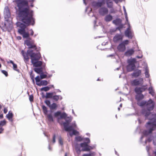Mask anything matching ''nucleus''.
I'll use <instances>...</instances> for the list:
<instances>
[{
	"label": "nucleus",
	"instance_id": "f257e3e1",
	"mask_svg": "<svg viewBox=\"0 0 156 156\" xmlns=\"http://www.w3.org/2000/svg\"><path fill=\"white\" fill-rule=\"evenodd\" d=\"M16 5L18 7V12L20 20L23 23H20L18 30V33L22 35L23 38H28L24 41L25 44L29 49H34L36 50L37 47L34 40L29 38V34L26 31L27 26L34 25L35 19L33 17V11L30 10L28 6V2L27 0H14L13 1Z\"/></svg>",
	"mask_w": 156,
	"mask_h": 156
},
{
	"label": "nucleus",
	"instance_id": "f03ea898",
	"mask_svg": "<svg viewBox=\"0 0 156 156\" xmlns=\"http://www.w3.org/2000/svg\"><path fill=\"white\" fill-rule=\"evenodd\" d=\"M21 53L23 57L24 61L26 63L29 61V56L30 57L31 62L39 61L41 57V55L40 53L33 52V51L31 50H28L26 52L22 50L21 51Z\"/></svg>",
	"mask_w": 156,
	"mask_h": 156
},
{
	"label": "nucleus",
	"instance_id": "7ed1b4c3",
	"mask_svg": "<svg viewBox=\"0 0 156 156\" xmlns=\"http://www.w3.org/2000/svg\"><path fill=\"white\" fill-rule=\"evenodd\" d=\"M146 127L148 129V133H151L156 129V119H152L151 122L147 123Z\"/></svg>",
	"mask_w": 156,
	"mask_h": 156
},
{
	"label": "nucleus",
	"instance_id": "20e7f679",
	"mask_svg": "<svg viewBox=\"0 0 156 156\" xmlns=\"http://www.w3.org/2000/svg\"><path fill=\"white\" fill-rule=\"evenodd\" d=\"M144 97V95L142 94H136L135 96V99L137 101V104L140 107H143L145 105L146 101H141Z\"/></svg>",
	"mask_w": 156,
	"mask_h": 156
},
{
	"label": "nucleus",
	"instance_id": "39448f33",
	"mask_svg": "<svg viewBox=\"0 0 156 156\" xmlns=\"http://www.w3.org/2000/svg\"><path fill=\"white\" fill-rule=\"evenodd\" d=\"M129 43L128 40H124L119 44L117 47V49L119 51L123 52L126 49V45H128Z\"/></svg>",
	"mask_w": 156,
	"mask_h": 156
},
{
	"label": "nucleus",
	"instance_id": "423d86ee",
	"mask_svg": "<svg viewBox=\"0 0 156 156\" xmlns=\"http://www.w3.org/2000/svg\"><path fill=\"white\" fill-rule=\"evenodd\" d=\"M146 102L145 105L148 111H151L153 110L154 107L153 101L150 99L147 101H146Z\"/></svg>",
	"mask_w": 156,
	"mask_h": 156
},
{
	"label": "nucleus",
	"instance_id": "0eeeda50",
	"mask_svg": "<svg viewBox=\"0 0 156 156\" xmlns=\"http://www.w3.org/2000/svg\"><path fill=\"white\" fill-rule=\"evenodd\" d=\"M80 146L83 148L82 149L83 151H89L90 149H93L91 147L88 146L86 142L81 144Z\"/></svg>",
	"mask_w": 156,
	"mask_h": 156
},
{
	"label": "nucleus",
	"instance_id": "6e6552de",
	"mask_svg": "<svg viewBox=\"0 0 156 156\" xmlns=\"http://www.w3.org/2000/svg\"><path fill=\"white\" fill-rule=\"evenodd\" d=\"M108 9L107 7H103L99 9V12L101 15L104 16L108 13Z\"/></svg>",
	"mask_w": 156,
	"mask_h": 156
},
{
	"label": "nucleus",
	"instance_id": "1a4fd4ad",
	"mask_svg": "<svg viewBox=\"0 0 156 156\" xmlns=\"http://www.w3.org/2000/svg\"><path fill=\"white\" fill-rule=\"evenodd\" d=\"M143 79H140L139 80L138 79H135L131 81V83L132 85L133 86H137L140 84H142L143 82Z\"/></svg>",
	"mask_w": 156,
	"mask_h": 156
},
{
	"label": "nucleus",
	"instance_id": "9d476101",
	"mask_svg": "<svg viewBox=\"0 0 156 156\" xmlns=\"http://www.w3.org/2000/svg\"><path fill=\"white\" fill-rule=\"evenodd\" d=\"M123 36L119 34H117L114 37L113 41L115 43H116L119 41H121L122 40Z\"/></svg>",
	"mask_w": 156,
	"mask_h": 156
},
{
	"label": "nucleus",
	"instance_id": "9b49d317",
	"mask_svg": "<svg viewBox=\"0 0 156 156\" xmlns=\"http://www.w3.org/2000/svg\"><path fill=\"white\" fill-rule=\"evenodd\" d=\"M10 13L9 7L7 6L5 7L4 10V16L5 19H9L10 17Z\"/></svg>",
	"mask_w": 156,
	"mask_h": 156
},
{
	"label": "nucleus",
	"instance_id": "f8f14e48",
	"mask_svg": "<svg viewBox=\"0 0 156 156\" xmlns=\"http://www.w3.org/2000/svg\"><path fill=\"white\" fill-rule=\"evenodd\" d=\"M126 36L129 38H132L133 37L132 33L130 30V27L129 26L125 32Z\"/></svg>",
	"mask_w": 156,
	"mask_h": 156
},
{
	"label": "nucleus",
	"instance_id": "ddd939ff",
	"mask_svg": "<svg viewBox=\"0 0 156 156\" xmlns=\"http://www.w3.org/2000/svg\"><path fill=\"white\" fill-rule=\"evenodd\" d=\"M141 71L140 70L137 69L131 74V75L135 77H137L141 75Z\"/></svg>",
	"mask_w": 156,
	"mask_h": 156
},
{
	"label": "nucleus",
	"instance_id": "4468645a",
	"mask_svg": "<svg viewBox=\"0 0 156 156\" xmlns=\"http://www.w3.org/2000/svg\"><path fill=\"white\" fill-rule=\"evenodd\" d=\"M107 7L110 9L113 8V3L112 0H105Z\"/></svg>",
	"mask_w": 156,
	"mask_h": 156
},
{
	"label": "nucleus",
	"instance_id": "2eb2a0df",
	"mask_svg": "<svg viewBox=\"0 0 156 156\" xmlns=\"http://www.w3.org/2000/svg\"><path fill=\"white\" fill-rule=\"evenodd\" d=\"M63 124L66 131H70L72 130L73 131V127L72 126H70L68 127V125H66L67 123L66 122L63 123Z\"/></svg>",
	"mask_w": 156,
	"mask_h": 156
},
{
	"label": "nucleus",
	"instance_id": "dca6fc26",
	"mask_svg": "<svg viewBox=\"0 0 156 156\" xmlns=\"http://www.w3.org/2000/svg\"><path fill=\"white\" fill-rule=\"evenodd\" d=\"M13 115L11 111H9L8 113L6 115L7 118L10 121L12 122V118Z\"/></svg>",
	"mask_w": 156,
	"mask_h": 156
},
{
	"label": "nucleus",
	"instance_id": "f3484780",
	"mask_svg": "<svg viewBox=\"0 0 156 156\" xmlns=\"http://www.w3.org/2000/svg\"><path fill=\"white\" fill-rule=\"evenodd\" d=\"M127 62L128 64V65L135 66V63L136 62V60L135 58L129 59L128 60Z\"/></svg>",
	"mask_w": 156,
	"mask_h": 156
},
{
	"label": "nucleus",
	"instance_id": "a211bd4d",
	"mask_svg": "<svg viewBox=\"0 0 156 156\" xmlns=\"http://www.w3.org/2000/svg\"><path fill=\"white\" fill-rule=\"evenodd\" d=\"M134 50L133 49H131L126 52L125 55L126 56H130L132 55L134 53Z\"/></svg>",
	"mask_w": 156,
	"mask_h": 156
},
{
	"label": "nucleus",
	"instance_id": "6ab92c4d",
	"mask_svg": "<svg viewBox=\"0 0 156 156\" xmlns=\"http://www.w3.org/2000/svg\"><path fill=\"white\" fill-rule=\"evenodd\" d=\"M32 63L34 66L36 67H40L42 64V62L38 61H35Z\"/></svg>",
	"mask_w": 156,
	"mask_h": 156
},
{
	"label": "nucleus",
	"instance_id": "aec40b11",
	"mask_svg": "<svg viewBox=\"0 0 156 156\" xmlns=\"http://www.w3.org/2000/svg\"><path fill=\"white\" fill-rule=\"evenodd\" d=\"M136 66L131 65H128L126 67L127 70L128 72H131L133 71L135 68Z\"/></svg>",
	"mask_w": 156,
	"mask_h": 156
},
{
	"label": "nucleus",
	"instance_id": "412c9836",
	"mask_svg": "<svg viewBox=\"0 0 156 156\" xmlns=\"http://www.w3.org/2000/svg\"><path fill=\"white\" fill-rule=\"evenodd\" d=\"M55 94V93L54 92L47 93L45 97L46 98H52L54 95Z\"/></svg>",
	"mask_w": 156,
	"mask_h": 156
},
{
	"label": "nucleus",
	"instance_id": "4be33fe9",
	"mask_svg": "<svg viewBox=\"0 0 156 156\" xmlns=\"http://www.w3.org/2000/svg\"><path fill=\"white\" fill-rule=\"evenodd\" d=\"M48 84V81L46 80H42L40 81V83H36V84L39 86H41V85L46 86Z\"/></svg>",
	"mask_w": 156,
	"mask_h": 156
},
{
	"label": "nucleus",
	"instance_id": "5701e85b",
	"mask_svg": "<svg viewBox=\"0 0 156 156\" xmlns=\"http://www.w3.org/2000/svg\"><path fill=\"white\" fill-rule=\"evenodd\" d=\"M104 19L106 22H110L112 19V16L110 14L108 15L105 17Z\"/></svg>",
	"mask_w": 156,
	"mask_h": 156
},
{
	"label": "nucleus",
	"instance_id": "b1692460",
	"mask_svg": "<svg viewBox=\"0 0 156 156\" xmlns=\"http://www.w3.org/2000/svg\"><path fill=\"white\" fill-rule=\"evenodd\" d=\"M122 20L119 18H117L115 20H114L112 21L113 23L116 25H118L120 24Z\"/></svg>",
	"mask_w": 156,
	"mask_h": 156
},
{
	"label": "nucleus",
	"instance_id": "393cba45",
	"mask_svg": "<svg viewBox=\"0 0 156 156\" xmlns=\"http://www.w3.org/2000/svg\"><path fill=\"white\" fill-rule=\"evenodd\" d=\"M105 4V0H101L100 1L96 3V5L97 6L101 7Z\"/></svg>",
	"mask_w": 156,
	"mask_h": 156
},
{
	"label": "nucleus",
	"instance_id": "a878e982",
	"mask_svg": "<svg viewBox=\"0 0 156 156\" xmlns=\"http://www.w3.org/2000/svg\"><path fill=\"white\" fill-rule=\"evenodd\" d=\"M34 70L38 74H41L43 72V69L42 67L35 68L34 69Z\"/></svg>",
	"mask_w": 156,
	"mask_h": 156
},
{
	"label": "nucleus",
	"instance_id": "bb28decb",
	"mask_svg": "<svg viewBox=\"0 0 156 156\" xmlns=\"http://www.w3.org/2000/svg\"><path fill=\"white\" fill-rule=\"evenodd\" d=\"M52 99L55 101H57L59 99H62V97L60 95H54L53 97L52 98Z\"/></svg>",
	"mask_w": 156,
	"mask_h": 156
},
{
	"label": "nucleus",
	"instance_id": "cd10ccee",
	"mask_svg": "<svg viewBox=\"0 0 156 156\" xmlns=\"http://www.w3.org/2000/svg\"><path fill=\"white\" fill-rule=\"evenodd\" d=\"M57 107V104L55 103H53L51 105L49 108L51 110L55 109Z\"/></svg>",
	"mask_w": 156,
	"mask_h": 156
},
{
	"label": "nucleus",
	"instance_id": "c85d7f7f",
	"mask_svg": "<svg viewBox=\"0 0 156 156\" xmlns=\"http://www.w3.org/2000/svg\"><path fill=\"white\" fill-rule=\"evenodd\" d=\"M135 91L136 94H142V91L140 87H136L134 90Z\"/></svg>",
	"mask_w": 156,
	"mask_h": 156
},
{
	"label": "nucleus",
	"instance_id": "c756f323",
	"mask_svg": "<svg viewBox=\"0 0 156 156\" xmlns=\"http://www.w3.org/2000/svg\"><path fill=\"white\" fill-rule=\"evenodd\" d=\"M148 90L149 91V93L151 94L153 96H154L155 94L154 92L152 87L149 88Z\"/></svg>",
	"mask_w": 156,
	"mask_h": 156
},
{
	"label": "nucleus",
	"instance_id": "7c9ffc66",
	"mask_svg": "<svg viewBox=\"0 0 156 156\" xmlns=\"http://www.w3.org/2000/svg\"><path fill=\"white\" fill-rule=\"evenodd\" d=\"M47 118L49 121L53 122L54 121L53 116L51 114L47 115Z\"/></svg>",
	"mask_w": 156,
	"mask_h": 156
},
{
	"label": "nucleus",
	"instance_id": "2f4dec72",
	"mask_svg": "<svg viewBox=\"0 0 156 156\" xmlns=\"http://www.w3.org/2000/svg\"><path fill=\"white\" fill-rule=\"evenodd\" d=\"M42 108L44 114L46 115L48 113L47 108L45 106L43 105L42 106Z\"/></svg>",
	"mask_w": 156,
	"mask_h": 156
},
{
	"label": "nucleus",
	"instance_id": "473e14b6",
	"mask_svg": "<svg viewBox=\"0 0 156 156\" xmlns=\"http://www.w3.org/2000/svg\"><path fill=\"white\" fill-rule=\"evenodd\" d=\"M79 134V132L75 130H73V133H70V136H72L73 135H78Z\"/></svg>",
	"mask_w": 156,
	"mask_h": 156
},
{
	"label": "nucleus",
	"instance_id": "72a5a7b5",
	"mask_svg": "<svg viewBox=\"0 0 156 156\" xmlns=\"http://www.w3.org/2000/svg\"><path fill=\"white\" fill-rule=\"evenodd\" d=\"M50 88L48 87H42L41 89V91H47L49 90Z\"/></svg>",
	"mask_w": 156,
	"mask_h": 156
},
{
	"label": "nucleus",
	"instance_id": "f704fd0d",
	"mask_svg": "<svg viewBox=\"0 0 156 156\" xmlns=\"http://www.w3.org/2000/svg\"><path fill=\"white\" fill-rule=\"evenodd\" d=\"M65 120L66 122H65L67 123L66 125H68L69 123L71 121V119L69 117H66Z\"/></svg>",
	"mask_w": 156,
	"mask_h": 156
},
{
	"label": "nucleus",
	"instance_id": "c9c22d12",
	"mask_svg": "<svg viewBox=\"0 0 156 156\" xmlns=\"http://www.w3.org/2000/svg\"><path fill=\"white\" fill-rule=\"evenodd\" d=\"M67 115L65 113H61L60 115V118L62 119H65L67 117Z\"/></svg>",
	"mask_w": 156,
	"mask_h": 156
},
{
	"label": "nucleus",
	"instance_id": "e433bc0d",
	"mask_svg": "<svg viewBox=\"0 0 156 156\" xmlns=\"http://www.w3.org/2000/svg\"><path fill=\"white\" fill-rule=\"evenodd\" d=\"M6 121L5 120L2 121L0 122V126H4L6 125Z\"/></svg>",
	"mask_w": 156,
	"mask_h": 156
},
{
	"label": "nucleus",
	"instance_id": "4c0bfd02",
	"mask_svg": "<svg viewBox=\"0 0 156 156\" xmlns=\"http://www.w3.org/2000/svg\"><path fill=\"white\" fill-rule=\"evenodd\" d=\"M47 75L46 74H44L42 73L40 75V78L41 79H43L46 78Z\"/></svg>",
	"mask_w": 156,
	"mask_h": 156
},
{
	"label": "nucleus",
	"instance_id": "58836bf2",
	"mask_svg": "<svg viewBox=\"0 0 156 156\" xmlns=\"http://www.w3.org/2000/svg\"><path fill=\"white\" fill-rule=\"evenodd\" d=\"M145 74L146 78H148L149 77L150 75L149 73V71L148 69H146Z\"/></svg>",
	"mask_w": 156,
	"mask_h": 156
},
{
	"label": "nucleus",
	"instance_id": "ea45409f",
	"mask_svg": "<svg viewBox=\"0 0 156 156\" xmlns=\"http://www.w3.org/2000/svg\"><path fill=\"white\" fill-rule=\"evenodd\" d=\"M13 66V69L14 70H16L18 72L19 71V69H17V65L16 64H15L14 63L12 65Z\"/></svg>",
	"mask_w": 156,
	"mask_h": 156
},
{
	"label": "nucleus",
	"instance_id": "a19ab883",
	"mask_svg": "<svg viewBox=\"0 0 156 156\" xmlns=\"http://www.w3.org/2000/svg\"><path fill=\"white\" fill-rule=\"evenodd\" d=\"M140 87L142 93L145 91L147 89V87L145 86H143Z\"/></svg>",
	"mask_w": 156,
	"mask_h": 156
},
{
	"label": "nucleus",
	"instance_id": "79ce46f5",
	"mask_svg": "<svg viewBox=\"0 0 156 156\" xmlns=\"http://www.w3.org/2000/svg\"><path fill=\"white\" fill-rule=\"evenodd\" d=\"M61 114V112L60 111H58L54 114V116L55 117H57L58 116L60 115Z\"/></svg>",
	"mask_w": 156,
	"mask_h": 156
},
{
	"label": "nucleus",
	"instance_id": "37998d69",
	"mask_svg": "<svg viewBox=\"0 0 156 156\" xmlns=\"http://www.w3.org/2000/svg\"><path fill=\"white\" fill-rule=\"evenodd\" d=\"M75 140L77 141H80L82 140V139L80 136L76 137Z\"/></svg>",
	"mask_w": 156,
	"mask_h": 156
},
{
	"label": "nucleus",
	"instance_id": "c03bdc74",
	"mask_svg": "<svg viewBox=\"0 0 156 156\" xmlns=\"http://www.w3.org/2000/svg\"><path fill=\"white\" fill-rule=\"evenodd\" d=\"M44 103L49 107L50 105V101L48 100H46L44 101Z\"/></svg>",
	"mask_w": 156,
	"mask_h": 156
},
{
	"label": "nucleus",
	"instance_id": "a18cd8bd",
	"mask_svg": "<svg viewBox=\"0 0 156 156\" xmlns=\"http://www.w3.org/2000/svg\"><path fill=\"white\" fill-rule=\"evenodd\" d=\"M35 79L36 83L40 82V79L39 76H37V77H36L35 78Z\"/></svg>",
	"mask_w": 156,
	"mask_h": 156
},
{
	"label": "nucleus",
	"instance_id": "49530a36",
	"mask_svg": "<svg viewBox=\"0 0 156 156\" xmlns=\"http://www.w3.org/2000/svg\"><path fill=\"white\" fill-rule=\"evenodd\" d=\"M33 99L34 97L33 95L32 94L31 95H30L29 96V99L30 101L32 102L33 101Z\"/></svg>",
	"mask_w": 156,
	"mask_h": 156
},
{
	"label": "nucleus",
	"instance_id": "de8ad7c7",
	"mask_svg": "<svg viewBox=\"0 0 156 156\" xmlns=\"http://www.w3.org/2000/svg\"><path fill=\"white\" fill-rule=\"evenodd\" d=\"M59 143L61 145L63 144V140L61 137H60L59 139Z\"/></svg>",
	"mask_w": 156,
	"mask_h": 156
},
{
	"label": "nucleus",
	"instance_id": "09e8293b",
	"mask_svg": "<svg viewBox=\"0 0 156 156\" xmlns=\"http://www.w3.org/2000/svg\"><path fill=\"white\" fill-rule=\"evenodd\" d=\"M2 73L4 74L6 76H7L8 75V73L7 71L4 70H2Z\"/></svg>",
	"mask_w": 156,
	"mask_h": 156
},
{
	"label": "nucleus",
	"instance_id": "8fccbe9b",
	"mask_svg": "<svg viewBox=\"0 0 156 156\" xmlns=\"http://www.w3.org/2000/svg\"><path fill=\"white\" fill-rule=\"evenodd\" d=\"M150 113L151 112H150V111H149L146 112L145 114V117L146 118H147L148 116L149 115Z\"/></svg>",
	"mask_w": 156,
	"mask_h": 156
},
{
	"label": "nucleus",
	"instance_id": "3c124183",
	"mask_svg": "<svg viewBox=\"0 0 156 156\" xmlns=\"http://www.w3.org/2000/svg\"><path fill=\"white\" fill-rule=\"evenodd\" d=\"M55 135L54 134L53 135V138H52V142L53 143H54L55 142Z\"/></svg>",
	"mask_w": 156,
	"mask_h": 156
},
{
	"label": "nucleus",
	"instance_id": "603ef678",
	"mask_svg": "<svg viewBox=\"0 0 156 156\" xmlns=\"http://www.w3.org/2000/svg\"><path fill=\"white\" fill-rule=\"evenodd\" d=\"M85 140L87 142L86 143L87 144L90 143V140L89 138H86L85 139Z\"/></svg>",
	"mask_w": 156,
	"mask_h": 156
},
{
	"label": "nucleus",
	"instance_id": "864d4df0",
	"mask_svg": "<svg viewBox=\"0 0 156 156\" xmlns=\"http://www.w3.org/2000/svg\"><path fill=\"white\" fill-rule=\"evenodd\" d=\"M30 35L31 36H33L34 35V32L33 31V30L32 29H31L30 30Z\"/></svg>",
	"mask_w": 156,
	"mask_h": 156
},
{
	"label": "nucleus",
	"instance_id": "5fc2aeb1",
	"mask_svg": "<svg viewBox=\"0 0 156 156\" xmlns=\"http://www.w3.org/2000/svg\"><path fill=\"white\" fill-rule=\"evenodd\" d=\"M124 11H125V14L126 16V20L127 21L128 19V18L127 16V13L126 12V9L125 8H124Z\"/></svg>",
	"mask_w": 156,
	"mask_h": 156
},
{
	"label": "nucleus",
	"instance_id": "6e6d98bb",
	"mask_svg": "<svg viewBox=\"0 0 156 156\" xmlns=\"http://www.w3.org/2000/svg\"><path fill=\"white\" fill-rule=\"evenodd\" d=\"M83 156H91V154H84Z\"/></svg>",
	"mask_w": 156,
	"mask_h": 156
},
{
	"label": "nucleus",
	"instance_id": "4d7b16f0",
	"mask_svg": "<svg viewBox=\"0 0 156 156\" xmlns=\"http://www.w3.org/2000/svg\"><path fill=\"white\" fill-rule=\"evenodd\" d=\"M8 112V109L7 108H5L4 110V112L5 114H6Z\"/></svg>",
	"mask_w": 156,
	"mask_h": 156
},
{
	"label": "nucleus",
	"instance_id": "13d9d810",
	"mask_svg": "<svg viewBox=\"0 0 156 156\" xmlns=\"http://www.w3.org/2000/svg\"><path fill=\"white\" fill-rule=\"evenodd\" d=\"M112 9H111L110 10V13H115V11L114 10V9L112 8Z\"/></svg>",
	"mask_w": 156,
	"mask_h": 156
},
{
	"label": "nucleus",
	"instance_id": "bf43d9fd",
	"mask_svg": "<svg viewBox=\"0 0 156 156\" xmlns=\"http://www.w3.org/2000/svg\"><path fill=\"white\" fill-rule=\"evenodd\" d=\"M3 130L4 129L2 128V127L0 126V133H2Z\"/></svg>",
	"mask_w": 156,
	"mask_h": 156
},
{
	"label": "nucleus",
	"instance_id": "052dcab7",
	"mask_svg": "<svg viewBox=\"0 0 156 156\" xmlns=\"http://www.w3.org/2000/svg\"><path fill=\"white\" fill-rule=\"evenodd\" d=\"M8 63H12V65L14 63L13 61L12 60H10L9 62L8 61L7 62Z\"/></svg>",
	"mask_w": 156,
	"mask_h": 156
},
{
	"label": "nucleus",
	"instance_id": "680f3d73",
	"mask_svg": "<svg viewBox=\"0 0 156 156\" xmlns=\"http://www.w3.org/2000/svg\"><path fill=\"white\" fill-rule=\"evenodd\" d=\"M17 38L18 40H20L22 38L20 36H18L17 37Z\"/></svg>",
	"mask_w": 156,
	"mask_h": 156
},
{
	"label": "nucleus",
	"instance_id": "e2e57ef3",
	"mask_svg": "<svg viewBox=\"0 0 156 156\" xmlns=\"http://www.w3.org/2000/svg\"><path fill=\"white\" fill-rule=\"evenodd\" d=\"M143 57V55H141V56H137L136 58H142Z\"/></svg>",
	"mask_w": 156,
	"mask_h": 156
},
{
	"label": "nucleus",
	"instance_id": "0e129e2a",
	"mask_svg": "<svg viewBox=\"0 0 156 156\" xmlns=\"http://www.w3.org/2000/svg\"><path fill=\"white\" fill-rule=\"evenodd\" d=\"M3 117V115L2 114H0V119H2Z\"/></svg>",
	"mask_w": 156,
	"mask_h": 156
},
{
	"label": "nucleus",
	"instance_id": "69168bd1",
	"mask_svg": "<svg viewBox=\"0 0 156 156\" xmlns=\"http://www.w3.org/2000/svg\"><path fill=\"white\" fill-rule=\"evenodd\" d=\"M113 0L115 2V3H116V4H117L119 2V0Z\"/></svg>",
	"mask_w": 156,
	"mask_h": 156
},
{
	"label": "nucleus",
	"instance_id": "338daca9",
	"mask_svg": "<svg viewBox=\"0 0 156 156\" xmlns=\"http://www.w3.org/2000/svg\"><path fill=\"white\" fill-rule=\"evenodd\" d=\"M34 76H31V79L32 80H33V82H34Z\"/></svg>",
	"mask_w": 156,
	"mask_h": 156
},
{
	"label": "nucleus",
	"instance_id": "774afa93",
	"mask_svg": "<svg viewBox=\"0 0 156 156\" xmlns=\"http://www.w3.org/2000/svg\"><path fill=\"white\" fill-rule=\"evenodd\" d=\"M142 113L143 114H144L145 113H144V110L142 111Z\"/></svg>",
	"mask_w": 156,
	"mask_h": 156
}]
</instances>
